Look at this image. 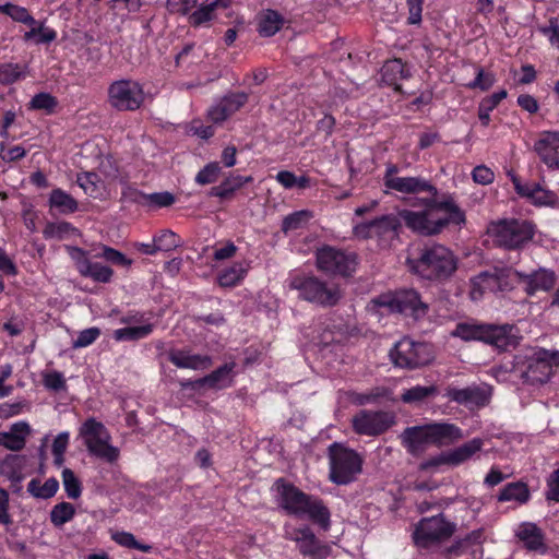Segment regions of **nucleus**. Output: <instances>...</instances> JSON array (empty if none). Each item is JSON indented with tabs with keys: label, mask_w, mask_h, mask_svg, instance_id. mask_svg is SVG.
Listing matches in <instances>:
<instances>
[{
	"label": "nucleus",
	"mask_w": 559,
	"mask_h": 559,
	"mask_svg": "<svg viewBox=\"0 0 559 559\" xmlns=\"http://www.w3.org/2000/svg\"><path fill=\"white\" fill-rule=\"evenodd\" d=\"M230 0H214L205 2L195 9L189 16V22L193 26H201L215 17V12L219 9H227Z\"/></svg>",
	"instance_id": "28"
},
{
	"label": "nucleus",
	"mask_w": 559,
	"mask_h": 559,
	"mask_svg": "<svg viewBox=\"0 0 559 559\" xmlns=\"http://www.w3.org/2000/svg\"><path fill=\"white\" fill-rule=\"evenodd\" d=\"M169 360L178 368L204 369L212 365V359L204 355H190L183 350L169 353Z\"/></svg>",
	"instance_id": "30"
},
{
	"label": "nucleus",
	"mask_w": 559,
	"mask_h": 559,
	"mask_svg": "<svg viewBox=\"0 0 559 559\" xmlns=\"http://www.w3.org/2000/svg\"><path fill=\"white\" fill-rule=\"evenodd\" d=\"M514 271L512 269H501V270H495L493 273L490 272H483L475 276L472 280L473 284V292L472 296L475 298L476 292L479 293V295L483 294L485 290L489 292H497V290H504L509 286L508 280L511 276H514Z\"/></svg>",
	"instance_id": "22"
},
{
	"label": "nucleus",
	"mask_w": 559,
	"mask_h": 559,
	"mask_svg": "<svg viewBox=\"0 0 559 559\" xmlns=\"http://www.w3.org/2000/svg\"><path fill=\"white\" fill-rule=\"evenodd\" d=\"M310 214L307 211H298L287 215L282 223V230L288 233L301 228L309 219Z\"/></svg>",
	"instance_id": "50"
},
{
	"label": "nucleus",
	"mask_w": 559,
	"mask_h": 559,
	"mask_svg": "<svg viewBox=\"0 0 559 559\" xmlns=\"http://www.w3.org/2000/svg\"><path fill=\"white\" fill-rule=\"evenodd\" d=\"M247 102L248 94L245 92L228 94L209 109L207 116L215 123L223 122L238 111Z\"/></svg>",
	"instance_id": "23"
},
{
	"label": "nucleus",
	"mask_w": 559,
	"mask_h": 559,
	"mask_svg": "<svg viewBox=\"0 0 559 559\" xmlns=\"http://www.w3.org/2000/svg\"><path fill=\"white\" fill-rule=\"evenodd\" d=\"M530 498V490L524 483H510L503 487L498 496L499 501H518L525 503Z\"/></svg>",
	"instance_id": "38"
},
{
	"label": "nucleus",
	"mask_w": 559,
	"mask_h": 559,
	"mask_svg": "<svg viewBox=\"0 0 559 559\" xmlns=\"http://www.w3.org/2000/svg\"><path fill=\"white\" fill-rule=\"evenodd\" d=\"M57 104L58 102L56 97H53L51 94L39 93L32 98L29 106L32 109L46 110L51 112Z\"/></svg>",
	"instance_id": "52"
},
{
	"label": "nucleus",
	"mask_w": 559,
	"mask_h": 559,
	"mask_svg": "<svg viewBox=\"0 0 559 559\" xmlns=\"http://www.w3.org/2000/svg\"><path fill=\"white\" fill-rule=\"evenodd\" d=\"M511 179L516 193L531 200L534 204L548 205L556 201V194L539 183H522L515 175H512Z\"/></svg>",
	"instance_id": "26"
},
{
	"label": "nucleus",
	"mask_w": 559,
	"mask_h": 559,
	"mask_svg": "<svg viewBox=\"0 0 559 559\" xmlns=\"http://www.w3.org/2000/svg\"><path fill=\"white\" fill-rule=\"evenodd\" d=\"M484 440L474 438L460 447L449 451L450 466H459L471 460L477 452L483 449Z\"/></svg>",
	"instance_id": "31"
},
{
	"label": "nucleus",
	"mask_w": 559,
	"mask_h": 559,
	"mask_svg": "<svg viewBox=\"0 0 559 559\" xmlns=\"http://www.w3.org/2000/svg\"><path fill=\"white\" fill-rule=\"evenodd\" d=\"M81 266L84 267V271L82 270L81 273L82 276L91 277L99 283L110 282L114 274V271L109 266L103 265L100 263H82Z\"/></svg>",
	"instance_id": "40"
},
{
	"label": "nucleus",
	"mask_w": 559,
	"mask_h": 559,
	"mask_svg": "<svg viewBox=\"0 0 559 559\" xmlns=\"http://www.w3.org/2000/svg\"><path fill=\"white\" fill-rule=\"evenodd\" d=\"M317 267L331 275L349 276L356 267V255L334 247L324 246L317 250Z\"/></svg>",
	"instance_id": "14"
},
{
	"label": "nucleus",
	"mask_w": 559,
	"mask_h": 559,
	"mask_svg": "<svg viewBox=\"0 0 559 559\" xmlns=\"http://www.w3.org/2000/svg\"><path fill=\"white\" fill-rule=\"evenodd\" d=\"M423 209L418 211L401 210L400 218L413 231L423 236L440 234L449 224L464 223L465 215L451 197L442 200L438 195L416 199Z\"/></svg>",
	"instance_id": "1"
},
{
	"label": "nucleus",
	"mask_w": 559,
	"mask_h": 559,
	"mask_svg": "<svg viewBox=\"0 0 559 559\" xmlns=\"http://www.w3.org/2000/svg\"><path fill=\"white\" fill-rule=\"evenodd\" d=\"M142 85L133 80H118L108 87V102L119 111H134L144 103Z\"/></svg>",
	"instance_id": "11"
},
{
	"label": "nucleus",
	"mask_w": 559,
	"mask_h": 559,
	"mask_svg": "<svg viewBox=\"0 0 559 559\" xmlns=\"http://www.w3.org/2000/svg\"><path fill=\"white\" fill-rule=\"evenodd\" d=\"M534 152L549 169L559 170V131L540 132Z\"/></svg>",
	"instance_id": "20"
},
{
	"label": "nucleus",
	"mask_w": 559,
	"mask_h": 559,
	"mask_svg": "<svg viewBox=\"0 0 559 559\" xmlns=\"http://www.w3.org/2000/svg\"><path fill=\"white\" fill-rule=\"evenodd\" d=\"M394 424V413L384 411L361 409L352 418L353 430L369 437L384 433Z\"/></svg>",
	"instance_id": "15"
},
{
	"label": "nucleus",
	"mask_w": 559,
	"mask_h": 559,
	"mask_svg": "<svg viewBox=\"0 0 559 559\" xmlns=\"http://www.w3.org/2000/svg\"><path fill=\"white\" fill-rule=\"evenodd\" d=\"M423 1L424 0H407L409 13L407 19L408 24L417 25L421 22Z\"/></svg>",
	"instance_id": "60"
},
{
	"label": "nucleus",
	"mask_w": 559,
	"mask_h": 559,
	"mask_svg": "<svg viewBox=\"0 0 559 559\" xmlns=\"http://www.w3.org/2000/svg\"><path fill=\"white\" fill-rule=\"evenodd\" d=\"M98 257L104 258L112 264L121 266H130L132 263V261L128 259L122 252L108 246H103V252L99 253Z\"/></svg>",
	"instance_id": "55"
},
{
	"label": "nucleus",
	"mask_w": 559,
	"mask_h": 559,
	"mask_svg": "<svg viewBox=\"0 0 559 559\" xmlns=\"http://www.w3.org/2000/svg\"><path fill=\"white\" fill-rule=\"evenodd\" d=\"M49 203L62 214H71L78 210V202L69 193L61 189H55L50 193Z\"/></svg>",
	"instance_id": "37"
},
{
	"label": "nucleus",
	"mask_w": 559,
	"mask_h": 559,
	"mask_svg": "<svg viewBox=\"0 0 559 559\" xmlns=\"http://www.w3.org/2000/svg\"><path fill=\"white\" fill-rule=\"evenodd\" d=\"M246 273L247 270L241 263H235L219 273L218 284L222 287H233L245 277Z\"/></svg>",
	"instance_id": "41"
},
{
	"label": "nucleus",
	"mask_w": 559,
	"mask_h": 559,
	"mask_svg": "<svg viewBox=\"0 0 559 559\" xmlns=\"http://www.w3.org/2000/svg\"><path fill=\"white\" fill-rule=\"evenodd\" d=\"M284 17L274 10H266L259 15L258 31L261 36L271 37L283 26Z\"/></svg>",
	"instance_id": "34"
},
{
	"label": "nucleus",
	"mask_w": 559,
	"mask_h": 559,
	"mask_svg": "<svg viewBox=\"0 0 559 559\" xmlns=\"http://www.w3.org/2000/svg\"><path fill=\"white\" fill-rule=\"evenodd\" d=\"M428 426L432 445H451L466 437L462 429L454 424L433 421L429 423Z\"/></svg>",
	"instance_id": "25"
},
{
	"label": "nucleus",
	"mask_w": 559,
	"mask_h": 559,
	"mask_svg": "<svg viewBox=\"0 0 559 559\" xmlns=\"http://www.w3.org/2000/svg\"><path fill=\"white\" fill-rule=\"evenodd\" d=\"M374 304L392 312L409 313L415 318H421L428 312V305L414 289H401L394 295H381L374 299Z\"/></svg>",
	"instance_id": "12"
},
{
	"label": "nucleus",
	"mask_w": 559,
	"mask_h": 559,
	"mask_svg": "<svg viewBox=\"0 0 559 559\" xmlns=\"http://www.w3.org/2000/svg\"><path fill=\"white\" fill-rule=\"evenodd\" d=\"M74 514L75 509L70 502H60L51 509L50 521L55 526L60 527L71 521Z\"/></svg>",
	"instance_id": "44"
},
{
	"label": "nucleus",
	"mask_w": 559,
	"mask_h": 559,
	"mask_svg": "<svg viewBox=\"0 0 559 559\" xmlns=\"http://www.w3.org/2000/svg\"><path fill=\"white\" fill-rule=\"evenodd\" d=\"M488 233L493 237L497 245L508 249H516L533 238L534 228L532 223L527 221L503 219L492 223Z\"/></svg>",
	"instance_id": "10"
},
{
	"label": "nucleus",
	"mask_w": 559,
	"mask_h": 559,
	"mask_svg": "<svg viewBox=\"0 0 559 559\" xmlns=\"http://www.w3.org/2000/svg\"><path fill=\"white\" fill-rule=\"evenodd\" d=\"M396 165H389L383 180L386 188L401 193L418 194L428 193V197L438 195V189L430 181L421 177H399Z\"/></svg>",
	"instance_id": "16"
},
{
	"label": "nucleus",
	"mask_w": 559,
	"mask_h": 559,
	"mask_svg": "<svg viewBox=\"0 0 559 559\" xmlns=\"http://www.w3.org/2000/svg\"><path fill=\"white\" fill-rule=\"evenodd\" d=\"M221 166L217 162L209 163L195 176V182L204 186L215 182L221 175Z\"/></svg>",
	"instance_id": "47"
},
{
	"label": "nucleus",
	"mask_w": 559,
	"mask_h": 559,
	"mask_svg": "<svg viewBox=\"0 0 559 559\" xmlns=\"http://www.w3.org/2000/svg\"><path fill=\"white\" fill-rule=\"evenodd\" d=\"M205 2L207 0H167V7L171 12L187 14Z\"/></svg>",
	"instance_id": "53"
},
{
	"label": "nucleus",
	"mask_w": 559,
	"mask_h": 559,
	"mask_svg": "<svg viewBox=\"0 0 559 559\" xmlns=\"http://www.w3.org/2000/svg\"><path fill=\"white\" fill-rule=\"evenodd\" d=\"M287 537L297 543L299 552L311 559H325L331 555V547L322 544L309 527L294 528Z\"/></svg>",
	"instance_id": "18"
},
{
	"label": "nucleus",
	"mask_w": 559,
	"mask_h": 559,
	"mask_svg": "<svg viewBox=\"0 0 559 559\" xmlns=\"http://www.w3.org/2000/svg\"><path fill=\"white\" fill-rule=\"evenodd\" d=\"M548 490L546 492V498L548 500H555L559 502V468L552 472L548 481Z\"/></svg>",
	"instance_id": "63"
},
{
	"label": "nucleus",
	"mask_w": 559,
	"mask_h": 559,
	"mask_svg": "<svg viewBox=\"0 0 559 559\" xmlns=\"http://www.w3.org/2000/svg\"><path fill=\"white\" fill-rule=\"evenodd\" d=\"M45 385L48 389L58 391L66 388V380L60 372L53 371L51 373L46 374Z\"/></svg>",
	"instance_id": "64"
},
{
	"label": "nucleus",
	"mask_w": 559,
	"mask_h": 559,
	"mask_svg": "<svg viewBox=\"0 0 559 559\" xmlns=\"http://www.w3.org/2000/svg\"><path fill=\"white\" fill-rule=\"evenodd\" d=\"M330 461L329 478L336 485H348L362 471V457L355 450L334 442L328 449Z\"/></svg>",
	"instance_id": "7"
},
{
	"label": "nucleus",
	"mask_w": 559,
	"mask_h": 559,
	"mask_svg": "<svg viewBox=\"0 0 559 559\" xmlns=\"http://www.w3.org/2000/svg\"><path fill=\"white\" fill-rule=\"evenodd\" d=\"M75 228L72 227L71 224L67 222L61 223H50L47 224L44 229V235L47 238H58L61 239L69 231H74Z\"/></svg>",
	"instance_id": "56"
},
{
	"label": "nucleus",
	"mask_w": 559,
	"mask_h": 559,
	"mask_svg": "<svg viewBox=\"0 0 559 559\" xmlns=\"http://www.w3.org/2000/svg\"><path fill=\"white\" fill-rule=\"evenodd\" d=\"M146 198L151 204H154L158 207L170 206L175 202V197L170 192H156L148 194Z\"/></svg>",
	"instance_id": "61"
},
{
	"label": "nucleus",
	"mask_w": 559,
	"mask_h": 559,
	"mask_svg": "<svg viewBox=\"0 0 559 559\" xmlns=\"http://www.w3.org/2000/svg\"><path fill=\"white\" fill-rule=\"evenodd\" d=\"M157 251L168 252L181 246L180 237L170 229H163L154 235Z\"/></svg>",
	"instance_id": "43"
},
{
	"label": "nucleus",
	"mask_w": 559,
	"mask_h": 559,
	"mask_svg": "<svg viewBox=\"0 0 559 559\" xmlns=\"http://www.w3.org/2000/svg\"><path fill=\"white\" fill-rule=\"evenodd\" d=\"M437 394L438 388L436 385H415L404 390L401 401L405 404H418L435 397Z\"/></svg>",
	"instance_id": "36"
},
{
	"label": "nucleus",
	"mask_w": 559,
	"mask_h": 559,
	"mask_svg": "<svg viewBox=\"0 0 559 559\" xmlns=\"http://www.w3.org/2000/svg\"><path fill=\"white\" fill-rule=\"evenodd\" d=\"M452 335L464 341H481L500 350L514 348L520 341L519 329L512 324L459 323Z\"/></svg>",
	"instance_id": "5"
},
{
	"label": "nucleus",
	"mask_w": 559,
	"mask_h": 559,
	"mask_svg": "<svg viewBox=\"0 0 559 559\" xmlns=\"http://www.w3.org/2000/svg\"><path fill=\"white\" fill-rule=\"evenodd\" d=\"M495 83V75L489 72H485L483 69L477 71V75L473 82L468 84L469 88H479L481 91L489 90Z\"/></svg>",
	"instance_id": "58"
},
{
	"label": "nucleus",
	"mask_w": 559,
	"mask_h": 559,
	"mask_svg": "<svg viewBox=\"0 0 559 559\" xmlns=\"http://www.w3.org/2000/svg\"><path fill=\"white\" fill-rule=\"evenodd\" d=\"M274 487L278 493V504L287 513L298 516L307 515L324 531L329 530L331 513L321 499L305 493L283 478L277 479Z\"/></svg>",
	"instance_id": "2"
},
{
	"label": "nucleus",
	"mask_w": 559,
	"mask_h": 559,
	"mask_svg": "<svg viewBox=\"0 0 559 559\" xmlns=\"http://www.w3.org/2000/svg\"><path fill=\"white\" fill-rule=\"evenodd\" d=\"M514 371L528 384L547 383L559 367V350L528 348L514 358Z\"/></svg>",
	"instance_id": "4"
},
{
	"label": "nucleus",
	"mask_w": 559,
	"mask_h": 559,
	"mask_svg": "<svg viewBox=\"0 0 559 559\" xmlns=\"http://www.w3.org/2000/svg\"><path fill=\"white\" fill-rule=\"evenodd\" d=\"M390 390L383 386L371 389L367 393L350 392L349 400L352 403L362 406L367 404L378 403L382 399H389Z\"/></svg>",
	"instance_id": "39"
},
{
	"label": "nucleus",
	"mask_w": 559,
	"mask_h": 559,
	"mask_svg": "<svg viewBox=\"0 0 559 559\" xmlns=\"http://www.w3.org/2000/svg\"><path fill=\"white\" fill-rule=\"evenodd\" d=\"M251 176H228L218 186L212 187L209 195L219 198L221 200H227L233 198L234 193L240 189L243 185L252 182Z\"/></svg>",
	"instance_id": "29"
},
{
	"label": "nucleus",
	"mask_w": 559,
	"mask_h": 559,
	"mask_svg": "<svg viewBox=\"0 0 559 559\" xmlns=\"http://www.w3.org/2000/svg\"><path fill=\"white\" fill-rule=\"evenodd\" d=\"M23 76V70L19 64L4 63L0 66V83L3 85L12 84Z\"/></svg>",
	"instance_id": "51"
},
{
	"label": "nucleus",
	"mask_w": 559,
	"mask_h": 559,
	"mask_svg": "<svg viewBox=\"0 0 559 559\" xmlns=\"http://www.w3.org/2000/svg\"><path fill=\"white\" fill-rule=\"evenodd\" d=\"M407 263L413 273L424 280L443 282L450 278L457 269V260L453 252L443 245L433 243L420 249L416 259Z\"/></svg>",
	"instance_id": "3"
},
{
	"label": "nucleus",
	"mask_w": 559,
	"mask_h": 559,
	"mask_svg": "<svg viewBox=\"0 0 559 559\" xmlns=\"http://www.w3.org/2000/svg\"><path fill=\"white\" fill-rule=\"evenodd\" d=\"M382 81L399 88V82L409 76L408 70L400 59L386 61L381 69Z\"/></svg>",
	"instance_id": "33"
},
{
	"label": "nucleus",
	"mask_w": 559,
	"mask_h": 559,
	"mask_svg": "<svg viewBox=\"0 0 559 559\" xmlns=\"http://www.w3.org/2000/svg\"><path fill=\"white\" fill-rule=\"evenodd\" d=\"M445 396L467 408H480L489 404L491 399V386L485 383L473 384L463 389L448 388Z\"/></svg>",
	"instance_id": "17"
},
{
	"label": "nucleus",
	"mask_w": 559,
	"mask_h": 559,
	"mask_svg": "<svg viewBox=\"0 0 559 559\" xmlns=\"http://www.w3.org/2000/svg\"><path fill=\"white\" fill-rule=\"evenodd\" d=\"M76 182L91 197H96L98 193L99 177L95 173H82L76 177Z\"/></svg>",
	"instance_id": "49"
},
{
	"label": "nucleus",
	"mask_w": 559,
	"mask_h": 559,
	"mask_svg": "<svg viewBox=\"0 0 559 559\" xmlns=\"http://www.w3.org/2000/svg\"><path fill=\"white\" fill-rule=\"evenodd\" d=\"M112 539L119 544L120 546L131 548V549H138L143 552H150L152 550L151 545L141 544L139 543L134 535L128 532H118L112 536Z\"/></svg>",
	"instance_id": "48"
},
{
	"label": "nucleus",
	"mask_w": 559,
	"mask_h": 559,
	"mask_svg": "<svg viewBox=\"0 0 559 559\" xmlns=\"http://www.w3.org/2000/svg\"><path fill=\"white\" fill-rule=\"evenodd\" d=\"M100 335V330L96 326L81 331L78 337L73 341L72 347L74 349L86 347L93 344Z\"/></svg>",
	"instance_id": "54"
},
{
	"label": "nucleus",
	"mask_w": 559,
	"mask_h": 559,
	"mask_svg": "<svg viewBox=\"0 0 559 559\" xmlns=\"http://www.w3.org/2000/svg\"><path fill=\"white\" fill-rule=\"evenodd\" d=\"M236 367L235 362H228L217 368L210 374L198 379L197 383L200 385H207L212 389H224L230 385L231 383V372Z\"/></svg>",
	"instance_id": "32"
},
{
	"label": "nucleus",
	"mask_w": 559,
	"mask_h": 559,
	"mask_svg": "<svg viewBox=\"0 0 559 559\" xmlns=\"http://www.w3.org/2000/svg\"><path fill=\"white\" fill-rule=\"evenodd\" d=\"M472 176L473 180L480 185H489L495 179L493 171L485 165L476 166L473 169Z\"/></svg>",
	"instance_id": "59"
},
{
	"label": "nucleus",
	"mask_w": 559,
	"mask_h": 559,
	"mask_svg": "<svg viewBox=\"0 0 559 559\" xmlns=\"http://www.w3.org/2000/svg\"><path fill=\"white\" fill-rule=\"evenodd\" d=\"M516 536L530 550H538L544 546V535L534 523H523L516 532Z\"/></svg>",
	"instance_id": "35"
},
{
	"label": "nucleus",
	"mask_w": 559,
	"mask_h": 559,
	"mask_svg": "<svg viewBox=\"0 0 559 559\" xmlns=\"http://www.w3.org/2000/svg\"><path fill=\"white\" fill-rule=\"evenodd\" d=\"M400 221L393 215H383L373 221L357 224L354 227V235L360 239L392 238L395 236Z\"/></svg>",
	"instance_id": "19"
},
{
	"label": "nucleus",
	"mask_w": 559,
	"mask_h": 559,
	"mask_svg": "<svg viewBox=\"0 0 559 559\" xmlns=\"http://www.w3.org/2000/svg\"><path fill=\"white\" fill-rule=\"evenodd\" d=\"M29 432L31 428L27 423L13 424L10 431L0 432V444L12 451H20L25 447Z\"/></svg>",
	"instance_id": "27"
},
{
	"label": "nucleus",
	"mask_w": 559,
	"mask_h": 559,
	"mask_svg": "<svg viewBox=\"0 0 559 559\" xmlns=\"http://www.w3.org/2000/svg\"><path fill=\"white\" fill-rule=\"evenodd\" d=\"M64 490L70 499H78L81 496V483L70 468L62 471Z\"/></svg>",
	"instance_id": "46"
},
{
	"label": "nucleus",
	"mask_w": 559,
	"mask_h": 559,
	"mask_svg": "<svg viewBox=\"0 0 559 559\" xmlns=\"http://www.w3.org/2000/svg\"><path fill=\"white\" fill-rule=\"evenodd\" d=\"M0 11L8 14L16 22H21L26 25H35L36 24V21L34 20V17L23 7L7 3L4 5H0Z\"/></svg>",
	"instance_id": "45"
},
{
	"label": "nucleus",
	"mask_w": 559,
	"mask_h": 559,
	"mask_svg": "<svg viewBox=\"0 0 559 559\" xmlns=\"http://www.w3.org/2000/svg\"><path fill=\"white\" fill-rule=\"evenodd\" d=\"M520 282L524 285V290L528 295H534L538 290L547 292L551 289L556 283V275L552 271L539 269L530 274L514 271Z\"/></svg>",
	"instance_id": "24"
},
{
	"label": "nucleus",
	"mask_w": 559,
	"mask_h": 559,
	"mask_svg": "<svg viewBox=\"0 0 559 559\" xmlns=\"http://www.w3.org/2000/svg\"><path fill=\"white\" fill-rule=\"evenodd\" d=\"M455 524L447 521L442 514L425 518L416 526L413 534L415 544L421 548H428L452 536Z\"/></svg>",
	"instance_id": "13"
},
{
	"label": "nucleus",
	"mask_w": 559,
	"mask_h": 559,
	"mask_svg": "<svg viewBox=\"0 0 559 559\" xmlns=\"http://www.w3.org/2000/svg\"><path fill=\"white\" fill-rule=\"evenodd\" d=\"M26 328V318L21 316H13L3 323V331L10 336L20 335Z\"/></svg>",
	"instance_id": "57"
},
{
	"label": "nucleus",
	"mask_w": 559,
	"mask_h": 559,
	"mask_svg": "<svg viewBox=\"0 0 559 559\" xmlns=\"http://www.w3.org/2000/svg\"><path fill=\"white\" fill-rule=\"evenodd\" d=\"M80 433L84 438V443L92 455L110 464L118 461L120 451L117 447L110 444L111 437L100 421H97L95 418H88L82 425Z\"/></svg>",
	"instance_id": "8"
},
{
	"label": "nucleus",
	"mask_w": 559,
	"mask_h": 559,
	"mask_svg": "<svg viewBox=\"0 0 559 559\" xmlns=\"http://www.w3.org/2000/svg\"><path fill=\"white\" fill-rule=\"evenodd\" d=\"M26 151L20 145L5 148L3 143L0 144V155L3 160L14 162L24 157Z\"/></svg>",
	"instance_id": "62"
},
{
	"label": "nucleus",
	"mask_w": 559,
	"mask_h": 559,
	"mask_svg": "<svg viewBox=\"0 0 559 559\" xmlns=\"http://www.w3.org/2000/svg\"><path fill=\"white\" fill-rule=\"evenodd\" d=\"M299 293V298L323 308L336 306L343 297L338 285L320 280L314 275H296L288 284Z\"/></svg>",
	"instance_id": "6"
},
{
	"label": "nucleus",
	"mask_w": 559,
	"mask_h": 559,
	"mask_svg": "<svg viewBox=\"0 0 559 559\" xmlns=\"http://www.w3.org/2000/svg\"><path fill=\"white\" fill-rule=\"evenodd\" d=\"M399 438L406 451L415 457L421 456L432 445L428 424L406 427Z\"/></svg>",
	"instance_id": "21"
},
{
	"label": "nucleus",
	"mask_w": 559,
	"mask_h": 559,
	"mask_svg": "<svg viewBox=\"0 0 559 559\" xmlns=\"http://www.w3.org/2000/svg\"><path fill=\"white\" fill-rule=\"evenodd\" d=\"M152 324L122 328L114 332V337L116 341H135L147 336L148 334L152 333Z\"/></svg>",
	"instance_id": "42"
},
{
	"label": "nucleus",
	"mask_w": 559,
	"mask_h": 559,
	"mask_svg": "<svg viewBox=\"0 0 559 559\" xmlns=\"http://www.w3.org/2000/svg\"><path fill=\"white\" fill-rule=\"evenodd\" d=\"M390 358L394 366L413 370L431 362L433 350L427 343L404 337L390 350Z\"/></svg>",
	"instance_id": "9"
}]
</instances>
